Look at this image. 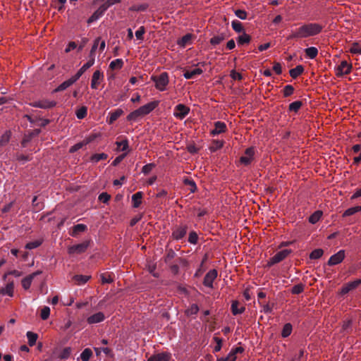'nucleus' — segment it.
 Masks as SVG:
<instances>
[{
  "mask_svg": "<svg viewBox=\"0 0 361 361\" xmlns=\"http://www.w3.org/2000/svg\"><path fill=\"white\" fill-rule=\"evenodd\" d=\"M192 39L191 34H186L183 37H182L178 41V44L181 47H185L188 44H189Z\"/></svg>",
  "mask_w": 361,
  "mask_h": 361,
  "instance_id": "nucleus-30",
  "label": "nucleus"
},
{
  "mask_svg": "<svg viewBox=\"0 0 361 361\" xmlns=\"http://www.w3.org/2000/svg\"><path fill=\"white\" fill-rule=\"evenodd\" d=\"M106 10L101 5L99 8L95 11L93 14L88 18L87 23L91 24L92 23L98 20L105 13Z\"/></svg>",
  "mask_w": 361,
  "mask_h": 361,
  "instance_id": "nucleus-20",
  "label": "nucleus"
},
{
  "mask_svg": "<svg viewBox=\"0 0 361 361\" xmlns=\"http://www.w3.org/2000/svg\"><path fill=\"white\" fill-rule=\"evenodd\" d=\"M294 87L291 85H286L283 89V94L285 97L292 95L294 92Z\"/></svg>",
  "mask_w": 361,
  "mask_h": 361,
  "instance_id": "nucleus-50",
  "label": "nucleus"
},
{
  "mask_svg": "<svg viewBox=\"0 0 361 361\" xmlns=\"http://www.w3.org/2000/svg\"><path fill=\"white\" fill-rule=\"evenodd\" d=\"M361 284V279H357L353 281H350L346 284H345L341 290V295H345L348 293L350 291L355 289L359 285Z\"/></svg>",
  "mask_w": 361,
  "mask_h": 361,
  "instance_id": "nucleus-13",
  "label": "nucleus"
},
{
  "mask_svg": "<svg viewBox=\"0 0 361 361\" xmlns=\"http://www.w3.org/2000/svg\"><path fill=\"white\" fill-rule=\"evenodd\" d=\"M50 314V308L49 307H44L41 310L40 317L43 320H46L49 318Z\"/></svg>",
  "mask_w": 361,
  "mask_h": 361,
  "instance_id": "nucleus-59",
  "label": "nucleus"
},
{
  "mask_svg": "<svg viewBox=\"0 0 361 361\" xmlns=\"http://www.w3.org/2000/svg\"><path fill=\"white\" fill-rule=\"evenodd\" d=\"M292 250L289 249H285L278 252L274 256H273L269 261L268 265L272 266L275 264L279 263L286 259L288 255L291 253Z\"/></svg>",
  "mask_w": 361,
  "mask_h": 361,
  "instance_id": "nucleus-5",
  "label": "nucleus"
},
{
  "mask_svg": "<svg viewBox=\"0 0 361 361\" xmlns=\"http://www.w3.org/2000/svg\"><path fill=\"white\" fill-rule=\"evenodd\" d=\"M87 229V226L82 224H78L73 227L71 235L76 237L80 233L84 232Z\"/></svg>",
  "mask_w": 361,
  "mask_h": 361,
  "instance_id": "nucleus-23",
  "label": "nucleus"
},
{
  "mask_svg": "<svg viewBox=\"0 0 361 361\" xmlns=\"http://www.w3.org/2000/svg\"><path fill=\"white\" fill-rule=\"evenodd\" d=\"M304 72V67L302 65H298L295 68L289 71V74L293 79L297 78Z\"/></svg>",
  "mask_w": 361,
  "mask_h": 361,
  "instance_id": "nucleus-24",
  "label": "nucleus"
},
{
  "mask_svg": "<svg viewBox=\"0 0 361 361\" xmlns=\"http://www.w3.org/2000/svg\"><path fill=\"white\" fill-rule=\"evenodd\" d=\"M71 350L70 348H65L59 355V358L61 360L68 359L71 355Z\"/></svg>",
  "mask_w": 361,
  "mask_h": 361,
  "instance_id": "nucleus-60",
  "label": "nucleus"
},
{
  "mask_svg": "<svg viewBox=\"0 0 361 361\" xmlns=\"http://www.w3.org/2000/svg\"><path fill=\"white\" fill-rule=\"evenodd\" d=\"M218 276V272L216 269H211L210 271H209L204 278V280H203V284L204 286L206 287H208V288H214V286H213V282L216 279Z\"/></svg>",
  "mask_w": 361,
  "mask_h": 361,
  "instance_id": "nucleus-7",
  "label": "nucleus"
},
{
  "mask_svg": "<svg viewBox=\"0 0 361 361\" xmlns=\"http://www.w3.org/2000/svg\"><path fill=\"white\" fill-rule=\"evenodd\" d=\"M198 311H199V307L197 306V304H192V305H190V307L189 308H188L185 310V314L188 316L194 315V314H197Z\"/></svg>",
  "mask_w": 361,
  "mask_h": 361,
  "instance_id": "nucleus-49",
  "label": "nucleus"
},
{
  "mask_svg": "<svg viewBox=\"0 0 361 361\" xmlns=\"http://www.w3.org/2000/svg\"><path fill=\"white\" fill-rule=\"evenodd\" d=\"M102 283H111L114 281V279L111 275L108 273H103L100 275Z\"/></svg>",
  "mask_w": 361,
  "mask_h": 361,
  "instance_id": "nucleus-47",
  "label": "nucleus"
},
{
  "mask_svg": "<svg viewBox=\"0 0 361 361\" xmlns=\"http://www.w3.org/2000/svg\"><path fill=\"white\" fill-rule=\"evenodd\" d=\"M123 114V111L121 109H117L114 111L109 112V123L112 124L114 121H116L122 114Z\"/></svg>",
  "mask_w": 361,
  "mask_h": 361,
  "instance_id": "nucleus-22",
  "label": "nucleus"
},
{
  "mask_svg": "<svg viewBox=\"0 0 361 361\" xmlns=\"http://www.w3.org/2000/svg\"><path fill=\"white\" fill-rule=\"evenodd\" d=\"M190 112V108L185 104H179L174 107L173 116L180 120H183Z\"/></svg>",
  "mask_w": 361,
  "mask_h": 361,
  "instance_id": "nucleus-6",
  "label": "nucleus"
},
{
  "mask_svg": "<svg viewBox=\"0 0 361 361\" xmlns=\"http://www.w3.org/2000/svg\"><path fill=\"white\" fill-rule=\"evenodd\" d=\"M93 138L92 139H90L89 140H87V141H83V142H78L75 145H74L73 146H72L70 149V152L71 153H73L78 150H79L80 149H81L83 146L86 145L87 143H89L91 140H92Z\"/></svg>",
  "mask_w": 361,
  "mask_h": 361,
  "instance_id": "nucleus-44",
  "label": "nucleus"
},
{
  "mask_svg": "<svg viewBox=\"0 0 361 361\" xmlns=\"http://www.w3.org/2000/svg\"><path fill=\"white\" fill-rule=\"evenodd\" d=\"M92 355V350L90 348H85L80 354V358L82 361H89Z\"/></svg>",
  "mask_w": 361,
  "mask_h": 361,
  "instance_id": "nucleus-45",
  "label": "nucleus"
},
{
  "mask_svg": "<svg viewBox=\"0 0 361 361\" xmlns=\"http://www.w3.org/2000/svg\"><path fill=\"white\" fill-rule=\"evenodd\" d=\"M226 130V125L221 121H216L214 123V129L211 131L213 136L217 135L220 133L225 132Z\"/></svg>",
  "mask_w": 361,
  "mask_h": 361,
  "instance_id": "nucleus-19",
  "label": "nucleus"
},
{
  "mask_svg": "<svg viewBox=\"0 0 361 361\" xmlns=\"http://www.w3.org/2000/svg\"><path fill=\"white\" fill-rule=\"evenodd\" d=\"M259 305L262 307V312L265 314H271L272 313V308L274 307V303L270 304L269 302L264 304L259 300H258Z\"/></svg>",
  "mask_w": 361,
  "mask_h": 361,
  "instance_id": "nucleus-40",
  "label": "nucleus"
},
{
  "mask_svg": "<svg viewBox=\"0 0 361 361\" xmlns=\"http://www.w3.org/2000/svg\"><path fill=\"white\" fill-rule=\"evenodd\" d=\"M151 78L155 82V87L160 91H164L169 82L166 72H163L159 75H153Z\"/></svg>",
  "mask_w": 361,
  "mask_h": 361,
  "instance_id": "nucleus-2",
  "label": "nucleus"
},
{
  "mask_svg": "<svg viewBox=\"0 0 361 361\" xmlns=\"http://www.w3.org/2000/svg\"><path fill=\"white\" fill-rule=\"evenodd\" d=\"M41 273H42L41 271H37L27 276L26 277H25L21 281L23 288L25 290L29 289L34 278L35 276H37V275H39Z\"/></svg>",
  "mask_w": 361,
  "mask_h": 361,
  "instance_id": "nucleus-15",
  "label": "nucleus"
},
{
  "mask_svg": "<svg viewBox=\"0 0 361 361\" xmlns=\"http://www.w3.org/2000/svg\"><path fill=\"white\" fill-rule=\"evenodd\" d=\"M214 341L216 342V346L214 347V352H219L221 350V347H222V343H223V339L222 338H220L219 337H216V336H214L213 338Z\"/></svg>",
  "mask_w": 361,
  "mask_h": 361,
  "instance_id": "nucleus-61",
  "label": "nucleus"
},
{
  "mask_svg": "<svg viewBox=\"0 0 361 361\" xmlns=\"http://www.w3.org/2000/svg\"><path fill=\"white\" fill-rule=\"evenodd\" d=\"M90 279V276L85 275H75L73 277V280L78 286L85 284Z\"/></svg>",
  "mask_w": 361,
  "mask_h": 361,
  "instance_id": "nucleus-26",
  "label": "nucleus"
},
{
  "mask_svg": "<svg viewBox=\"0 0 361 361\" xmlns=\"http://www.w3.org/2000/svg\"><path fill=\"white\" fill-rule=\"evenodd\" d=\"M255 154V149L253 147H249L245 149V155L242 156L240 159L241 164L247 166L249 165L253 159Z\"/></svg>",
  "mask_w": 361,
  "mask_h": 361,
  "instance_id": "nucleus-12",
  "label": "nucleus"
},
{
  "mask_svg": "<svg viewBox=\"0 0 361 361\" xmlns=\"http://www.w3.org/2000/svg\"><path fill=\"white\" fill-rule=\"evenodd\" d=\"M159 101L154 100L153 102L147 103L144 106H140L138 109L142 116H145L151 113L155 108H157L159 106Z\"/></svg>",
  "mask_w": 361,
  "mask_h": 361,
  "instance_id": "nucleus-10",
  "label": "nucleus"
},
{
  "mask_svg": "<svg viewBox=\"0 0 361 361\" xmlns=\"http://www.w3.org/2000/svg\"><path fill=\"white\" fill-rule=\"evenodd\" d=\"M87 70V69L84 66H82L76 73V74L71 77L73 81L76 82Z\"/></svg>",
  "mask_w": 361,
  "mask_h": 361,
  "instance_id": "nucleus-63",
  "label": "nucleus"
},
{
  "mask_svg": "<svg viewBox=\"0 0 361 361\" xmlns=\"http://www.w3.org/2000/svg\"><path fill=\"white\" fill-rule=\"evenodd\" d=\"M171 354L167 352H163L152 355L148 361H169L171 359Z\"/></svg>",
  "mask_w": 361,
  "mask_h": 361,
  "instance_id": "nucleus-16",
  "label": "nucleus"
},
{
  "mask_svg": "<svg viewBox=\"0 0 361 361\" xmlns=\"http://www.w3.org/2000/svg\"><path fill=\"white\" fill-rule=\"evenodd\" d=\"M350 51L353 54H361V47L358 44V43L355 42L352 44V47L350 49Z\"/></svg>",
  "mask_w": 361,
  "mask_h": 361,
  "instance_id": "nucleus-62",
  "label": "nucleus"
},
{
  "mask_svg": "<svg viewBox=\"0 0 361 361\" xmlns=\"http://www.w3.org/2000/svg\"><path fill=\"white\" fill-rule=\"evenodd\" d=\"M324 254V250L322 249H315L314 250L310 255V258L311 259H319Z\"/></svg>",
  "mask_w": 361,
  "mask_h": 361,
  "instance_id": "nucleus-48",
  "label": "nucleus"
},
{
  "mask_svg": "<svg viewBox=\"0 0 361 361\" xmlns=\"http://www.w3.org/2000/svg\"><path fill=\"white\" fill-rule=\"evenodd\" d=\"M291 332H292V325L290 323H287L283 327L282 332H281V336L283 338H286L290 335Z\"/></svg>",
  "mask_w": 361,
  "mask_h": 361,
  "instance_id": "nucleus-43",
  "label": "nucleus"
},
{
  "mask_svg": "<svg viewBox=\"0 0 361 361\" xmlns=\"http://www.w3.org/2000/svg\"><path fill=\"white\" fill-rule=\"evenodd\" d=\"M108 158V154L105 153L94 154L90 157V161L94 163H97L101 160H105Z\"/></svg>",
  "mask_w": 361,
  "mask_h": 361,
  "instance_id": "nucleus-34",
  "label": "nucleus"
},
{
  "mask_svg": "<svg viewBox=\"0 0 361 361\" xmlns=\"http://www.w3.org/2000/svg\"><path fill=\"white\" fill-rule=\"evenodd\" d=\"M203 71L201 68H195L192 71H184L183 76L185 79H192L196 77V75L202 74Z\"/></svg>",
  "mask_w": 361,
  "mask_h": 361,
  "instance_id": "nucleus-21",
  "label": "nucleus"
},
{
  "mask_svg": "<svg viewBox=\"0 0 361 361\" xmlns=\"http://www.w3.org/2000/svg\"><path fill=\"white\" fill-rule=\"evenodd\" d=\"M116 144L119 148L118 150L121 151H126L128 149L129 147L128 140H124L121 142H116Z\"/></svg>",
  "mask_w": 361,
  "mask_h": 361,
  "instance_id": "nucleus-58",
  "label": "nucleus"
},
{
  "mask_svg": "<svg viewBox=\"0 0 361 361\" xmlns=\"http://www.w3.org/2000/svg\"><path fill=\"white\" fill-rule=\"evenodd\" d=\"M235 15L241 20H245L247 18V13L244 10L237 9L235 11Z\"/></svg>",
  "mask_w": 361,
  "mask_h": 361,
  "instance_id": "nucleus-64",
  "label": "nucleus"
},
{
  "mask_svg": "<svg viewBox=\"0 0 361 361\" xmlns=\"http://www.w3.org/2000/svg\"><path fill=\"white\" fill-rule=\"evenodd\" d=\"M176 256V252L172 249H169L167 250V252L164 257L165 263L167 264H170L171 261L174 259Z\"/></svg>",
  "mask_w": 361,
  "mask_h": 361,
  "instance_id": "nucleus-42",
  "label": "nucleus"
},
{
  "mask_svg": "<svg viewBox=\"0 0 361 361\" xmlns=\"http://www.w3.org/2000/svg\"><path fill=\"white\" fill-rule=\"evenodd\" d=\"M14 293V283L13 281H9L5 287L0 288V295L13 296Z\"/></svg>",
  "mask_w": 361,
  "mask_h": 361,
  "instance_id": "nucleus-17",
  "label": "nucleus"
},
{
  "mask_svg": "<svg viewBox=\"0 0 361 361\" xmlns=\"http://www.w3.org/2000/svg\"><path fill=\"white\" fill-rule=\"evenodd\" d=\"M223 145H224V141L214 140L212 142V145L211 146L210 149L212 152H214L217 149H221L223 147Z\"/></svg>",
  "mask_w": 361,
  "mask_h": 361,
  "instance_id": "nucleus-53",
  "label": "nucleus"
},
{
  "mask_svg": "<svg viewBox=\"0 0 361 361\" xmlns=\"http://www.w3.org/2000/svg\"><path fill=\"white\" fill-rule=\"evenodd\" d=\"M302 106V102L301 101H295L290 103L288 106V111L294 113H298L299 109Z\"/></svg>",
  "mask_w": 361,
  "mask_h": 361,
  "instance_id": "nucleus-35",
  "label": "nucleus"
},
{
  "mask_svg": "<svg viewBox=\"0 0 361 361\" xmlns=\"http://www.w3.org/2000/svg\"><path fill=\"white\" fill-rule=\"evenodd\" d=\"M75 82L73 81V78H71L70 79L63 82L57 88H56L54 90V92H58L63 91V90L67 89L68 87H69L70 86H71Z\"/></svg>",
  "mask_w": 361,
  "mask_h": 361,
  "instance_id": "nucleus-27",
  "label": "nucleus"
},
{
  "mask_svg": "<svg viewBox=\"0 0 361 361\" xmlns=\"http://www.w3.org/2000/svg\"><path fill=\"white\" fill-rule=\"evenodd\" d=\"M99 42H100V37H97L94 40V44L92 47V49H91L90 54H89V57H92V58L95 59V51L99 46Z\"/></svg>",
  "mask_w": 361,
  "mask_h": 361,
  "instance_id": "nucleus-54",
  "label": "nucleus"
},
{
  "mask_svg": "<svg viewBox=\"0 0 361 361\" xmlns=\"http://www.w3.org/2000/svg\"><path fill=\"white\" fill-rule=\"evenodd\" d=\"M30 106L41 109H51L56 105V102L54 101H49L47 99H42L39 101H35L30 104Z\"/></svg>",
  "mask_w": 361,
  "mask_h": 361,
  "instance_id": "nucleus-9",
  "label": "nucleus"
},
{
  "mask_svg": "<svg viewBox=\"0 0 361 361\" xmlns=\"http://www.w3.org/2000/svg\"><path fill=\"white\" fill-rule=\"evenodd\" d=\"M104 319H105V316H104V313L99 312H97L96 314H94L90 316L87 319V322L90 324H93L102 322L104 320Z\"/></svg>",
  "mask_w": 361,
  "mask_h": 361,
  "instance_id": "nucleus-18",
  "label": "nucleus"
},
{
  "mask_svg": "<svg viewBox=\"0 0 361 361\" xmlns=\"http://www.w3.org/2000/svg\"><path fill=\"white\" fill-rule=\"evenodd\" d=\"M11 135V131H6L0 137V147L7 145Z\"/></svg>",
  "mask_w": 361,
  "mask_h": 361,
  "instance_id": "nucleus-36",
  "label": "nucleus"
},
{
  "mask_svg": "<svg viewBox=\"0 0 361 361\" xmlns=\"http://www.w3.org/2000/svg\"><path fill=\"white\" fill-rule=\"evenodd\" d=\"M42 243V240H39L29 242L28 243L26 244L25 248L28 249V250H32V249L37 248L41 245Z\"/></svg>",
  "mask_w": 361,
  "mask_h": 361,
  "instance_id": "nucleus-56",
  "label": "nucleus"
},
{
  "mask_svg": "<svg viewBox=\"0 0 361 361\" xmlns=\"http://www.w3.org/2000/svg\"><path fill=\"white\" fill-rule=\"evenodd\" d=\"M226 39V35L224 33L214 36L209 40L210 44L212 46H216L221 44Z\"/></svg>",
  "mask_w": 361,
  "mask_h": 361,
  "instance_id": "nucleus-29",
  "label": "nucleus"
},
{
  "mask_svg": "<svg viewBox=\"0 0 361 361\" xmlns=\"http://www.w3.org/2000/svg\"><path fill=\"white\" fill-rule=\"evenodd\" d=\"M140 117H142V116L140 114L139 109H137L132 111L131 113H130L128 115L127 120L129 121H137V118Z\"/></svg>",
  "mask_w": 361,
  "mask_h": 361,
  "instance_id": "nucleus-46",
  "label": "nucleus"
},
{
  "mask_svg": "<svg viewBox=\"0 0 361 361\" xmlns=\"http://www.w3.org/2000/svg\"><path fill=\"white\" fill-rule=\"evenodd\" d=\"M353 68L351 63L347 61H342L339 66L336 68V75L337 77H342L344 75L349 74Z\"/></svg>",
  "mask_w": 361,
  "mask_h": 361,
  "instance_id": "nucleus-4",
  "label": "nucleus"
},
{
  "mask_svg": "<svg viewBox=\"0 0 361 361\" xmlns=\"http://www.w3.org/2000/svg\"><path fill=\"white\" fill-rule=\"evenodd\" d=\"M188 228V227L187 225H182L175 227L172 232L173 238L176 240L182 239L186 235Z\"/></svg>",
  "mask_w": 361,
  "mask_h": 361,
  "instance_id": "nucleus-11",
  "label": "nucleus"
},
{
  "mask_svg": "<svg viewBox=\"0 0 361 361\" xmlns=\"http://www.w3.org/2000/svg\"><path fill=\"white\" fill-rule=\"evenodd\" d=\"M198 241V235L195 231H191L189 233L188 242L191 244L196 245Z\"/></svg>",
  "mask_w": 361,
  "mask_h": 361,
  "instance_id": "nucleus-57",
  "label": "nucleus"
},
{
  "mask_svg": "<svg viewBox=\"0 0 361 361\" xmlns=\"http://www.w3.org/2000/svg\"><path fill=\"white\" fill-rule=\"evenodd\" d=\"M27 340H28V344L30 346H33L35 345L36 341L38 338V335L35 333H33L32 331H27L26 334Z\"/></svg>",
  "mask_w": 361,
  "mask_h": 361,
  "instance_id": "nucleus-33",
  "label": "nucleus"
},
{
  "mask_svg": "<svg viewBox=\"0 0 361 361\" xmlns=\"http://www.w3.org/2000/svg\"><path fill=\"white\" fill-rule=\"evenodd\" d=\"M231 26H232V28L236 32H241L242 31H243V27L242 23L240 21L237 20H235L232 21Z\"/></svg>",
  "mask_w": 361,
  "mask_h": 361,
  "instance_id": "nucleus-51",
  "label": "nucleus"
},
{
  "mask_svg": "<svg viewBox=\"0 0 361 361\" xmlns=\"http://www.w3.org/2000/svg\"><path fill=\"white\" fill-rule=\"evenodd\" d=\"M183 183L185 185H189L190 187V192L194 193L197 190V185H196L195 182L193 180H192L189 178H185L183 179Z\"/></svg>",
  "mask_w": 361,
  "mask_h": 361,
  "instance_id": "nucleus-39",
  "label": "nucleus"
},
{
  "mask_svg": "<svg viewBox=\"0 0 361 361\" xmlns=\"http://www.w3.org/2000/svg\"><path fill=\"white\" fill-rule=\"evenodd\" d=\"M323 29V26L319 23H310L303 24L298 28L293 30L288 37V39L307 38L319 34Z\"/></svg>",
  "mask_w": 361,
  "mask_h": 361,
  "instance_id": "nucleus-1",
  "label": "nucleus"
},
{
  "mask_svg": "<svg viewBox=\"0 0 361 361\" xmlns=\"http://www.w3.org/2000/svg\"><path fill=\"white\" fill-rule=\"evenodd\" d=\"M103 78L104 75L102 72L98 70L94 71L92 77L91 87L94 90L97 89L100 81L102 80Z\"/></svg>",
  "mask_w": 361,
  "mask_h": 361,
  "instance_id": "nucleus-14",
  "label": "nucleus"
},
{
  "mask_svg": "<svg viewBox=\"0 0 361 361\" xmlns=\"http://www.w3.org/2000/svg\"><path fill=\"white\" fill-rule=\"evenodd\" d=\"M345 250H341L336 254L331 256L327 262L329 266H335L343 262L345 258Z\"/></svg>",
  "mask_w": 361,
  "mask_h": 361,
  "instance_id": "nucleus-8",
  "label": "nucleus"
},
{
  "mask_svg": "<svg viewBox=\"0 0 361 361\" xmlns=\"http://www.w3.org/2000/svg\"><path fill=\"white\" fill-rule=\"evenodd\" d=\"M142 192H137L132 196L133 207L138 208L142 203Z\"/></svg>",
  "mask_w": 361,
  "mask_h": 361,
  "instance_id": "nucleus-25",
  "label": "nucleus"
},
{
  "mask_svg": "<svg viewBox=\"0 0 361 361\" xmlns=\"http://www.w3.org/2000/svg\"><path fill=\"white\" fill-rule=\"evenodd\" d=\"M239 302L238 301H233L231 304V312L233 315H237L239 314H242L245 312V307H241L240 308L238 307Z\"/></svg>",
  "mask_w": 361,
  "mask_h": 361,
  "instance_id": "nucleus-28",
  "label": "nucleus"
},
{
  "mask_svg": "<svg viewBox=\"0 0 361 361\" xmlns=\"http://www.w3.org/2000/svg\"><path fill=\"white\" fill-rule=\"evenodd\" d=\"M359 212H361V206H356V207H350L344 212L343 216V217L349 216L353 215L355 213Z\"/></svg>",
  "mask_w": 361,
  "mask_h": 361,
  "instance_id": "nucleus-41",
  "label": "nucleus"
},
{
  "mask_svg": "<svg viewBox=\"0 0 361 361\" xmlns=\"http://www.w3.org/2000/svg\"><path fill=\"white\" fill-rule=\"evenodd\" d=\"M87 114V108L86 106H82L76 111L77 118L79 119L84 118Z\"/></svg>",
  "mask_w": 361,
  "mask_h": 361,
  "instance_id": "nucleus-52",
  "label": "nucleus"
},
{
  "mask_svg": "<svg viewBox=\"0 0 361 361\" xmlns=\"http://www.w3.org/2000/svg\"><path fill=\"white\" fill-rule=\"evenodd\" d=\"M251 40V37L246 34L245 32H243L241 35H240L237 38V42L239 45H243L249 44Z\"/></svg>",
  "mask_w": 361,
  "mask_h": 361,
  "instance_id": "nucleus-31",
  "label": "nucleus"
},
{
  "mask_svg": "<svg viewBox=\"0 0 361 361\" xmlns=\"http://www.w3.org/2000/svg\"><path fill=\"white\" fill-rule=\"evenodd\" d=\"M322 211H319V210H317L316 212H314L310 217H309V221L312 224H316L317 222H318L319 221V219H321L322 216Z\"/></svg>",
  "mask_w": 361,
  "mask_h": 361,
  "instance_id": "nucleus-37",
  "label": "nucleus"
},
{
  "mask_svg": "<svg viewBox=\"0 0 361 361\" xmlns=\"http://www.w3.org/2000/svg\"><path fill=\"white\" fill-rule=\"evenodd\" d=\"M305 289V285L302 283H299L297 285H295L292 289L291 293L293 294H300L304 291Z\"/></svg>",
  "mask_w": 361,
  "mask_h": 361,
  "instance_id": "nucleus-55",
  "label": "nucleus"
},
{
  "mask_svg": "<svg viewBox=\"0 0 361 361\" xmlns=\"http://www.w3.org/2000/svg\"><path fill=\"white\" fill-rule=\"evenodd\" d=\"M307 56L310 59H314L318 54V49L314 47H310L305 49Z\"/></svg>",
  "mask_w": 361,
  "mask_h": 361,
  "instance_id": "nucleus-32",
  "label": "nucleus"
},
{
  "mask_svg": "<svg viewBox=\"0 0 361 361\" xmlns=\"http://www.w3.org/2000/svg\"><path fill=\"white\" fill-rule=\"evenodd\" d=\"M123 61L121 59H117L112 61L109 64V68L112 70L121 69L123 66Z\"/></svg>",
  "mask_w": 361,
  "mask_h": 361,
  "instance_id": "nucleus-38",
  "label": "nucleus"
},
{
  "mask_svg": "<svg viewBox=\"0 0 361 361\" xmlns=\"http://www.w3.org/2000/svg\"><path fill=\"white\" fill-rule=\"evenodd\" d=\"M91 240H85L81 243L72 245L68 247V252L70 255L84 253L90 246Z\"/></svg>",
  "mask_w": 361,
  "mask_h": 361,
  "instance_id": "nucleus-3",
  "label": "nucleus"
}]
</instances>
